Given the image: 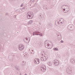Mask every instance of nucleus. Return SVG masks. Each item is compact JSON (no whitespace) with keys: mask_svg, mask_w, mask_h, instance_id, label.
Here are the masks:
<instances>
[{"mask_svg":"<svg viewBox=\"0 0 75 75\" xmlns=\"http://www.w3.org/2000/svg\"><path fill=\"white\" fill-rule=\"evenodd\" d=\"M51 44L48 43L47 41H46L44 43L45 45L46 48H47L48 49H51L52 47V43H50Z\"/></svg>","mask_w":75,"mask_h":75,"instance_id":"1","label":"nucleus"},{"mask_svg":"<svg viewBox=\"0 0 75 75\" xmlns=\"http://www.w3.org/2000/svg\"><path fill=\"white\" fill-rule=\"evenodd\" d=\"M27 17L28 19H31L33 18V16H34V14L33 13L28 12L27 14Z\"/></svg>","mask_w":75,"mask_h":75,"instance_id":"2","label":"nucleus"},{"mask_svg":"<svg viewBox=\"0 0 75 75\" xmlns=\"http://www.w3.org/2000/svg\"><path fill=\"white\" fill-rule=\"evenodd\" d=\"M74 26L72 24H70L67 26V29L69 30H74Z\"/></svg>","mask_w":75,"mask_h":75,"instance_id":"3","label":"nucleus"},{"mask_svg":"<svg viewBox=\"0 0 75 75\" xmlns=\"http://www.w3.org/2000/svg\"><path fill=\"white\" fill-rule=\"evenodd\" d=\"M40 35V36H43V34H42V33H41L38 31L34 32L33 33V35Z\"/></svg>","mask_w":75,"mask_h":75,"instance_id":"4","label":"nucleus"},{"mask_svg":"<svg viewBox=\"0 0 75 75\" xmlns=\"http://www.w3.org/2000/svg\"><path fill=\"white\" fill-rule=\"evenodd\" d=\"M47 59H48V55L47 54H45L44 55V58L41 57L40 58V59L42 61H45L47 60Z\"/></svg>","mask_w":75,"mask_h":75,"instance_id":"5","label":"nucleus"},{"mask_svg":"<svg viewBox=\"0 0 75 75\" xmlns=\"http://www.w3.org/2000/svg\"><path fill=\"white\" fill-rule=\"evenodd\" d=\"M66 71L67 73L70 74L72 72V68L71 67H68Z\"/></svg>","mask_w":75,"mask_h":75,"instance_id":"6","label":"nucleus"},{"mask_svg":"<svg viewBox=\"0 0 75 75\" xmlns=\"http://www.w3.org/2000/svg\"><path fill=\"white\" fill-rule=\"evenodd\" d=\"M40 70L42 72H44L47 69L46 66H43L40 68Z\"/></svg>","mask_w":75,"mask_h":75,"instance_id":"7","label":"nucleus"},{"mask_svg":"<svg viewBox=\"0 0 75 75\" xmlns=\"http://www.w3.org/2000/svg\"><path fill=\"white\" fill-rule=\"evenodd\" d=\"M34 62L35 64H39V63H40L38 59H35L34 60Z\"/></svg>","mask_w":75,"mask_h":75,"instance_id":"8","label":"nucleus"},{"mask_svg":"<svg viewBox=\"0 0 75 75\" xmlns=\"http://www.w3.org/2000/svg\"><path fill=\"white\" fill-rule=\"evenodd\" d=\"M24 46L23 45H20L18 47V48L19 50H23L24 49Z\"/></svg>","mask_w":75,"mask_h":75,"instance_id":"9","label":"nucleus"},{"mask_svg":"<svg viewBox=\"0 0 75 75\" xmlns=\"http://www.w3.org/2000/svg\"><path fill=\"white\" fill-rule=\"evenodd\" d=\"M59 64V62L57 60V61H55L54 62V65L55 66H57Z\"/></svg>","mask_w":75,"mask_h":75,"instance_id":"10","label":"nucleus"},{"mask_svg":"<svg viewBox=\"0 0 75 75\" xmlns=\"http://www.w3.org/2000/svg\"><path fill=\"white\" fill-rule=\"evenodd\" d=\"M60 22L61 24H64V23H65L64 20V19L63 18H62L60 20Z\"/></svg>","mask_w":75,"mask_h":75,"instance_id":"11","label":"nucleus"},{"mask_svg":"<svg viewBox=\"0 0 75 75\" xmlns=\"http://www.w3.org/2000/svg\"><path fill=\"white\" fill-rule=\"evenodd\" d=\"M36 45L37 47H41L42 46L41 44L40 43V44L39 42H37L36 43Z\"/></svg>","mask_w":75,"mask_h":75,"instance_id":"12","label":"nucleus"},{"mask_svg":"<svg viewBox=\"0 0 75 75\" xmlns=\"http://www.w3.org/2000/svg\"><path fill=\"white\" fill-rule=\"evenodd\" d=\"M70 61L72 64H74L75 63V61L74 59H71L70 60Z\"/></svg>","mask_w":75,"mask_h":75,"instance_id":"13","label":"nucleus"},{"mask_svg":"<svg viewBox=\"0 0 75 75\" xmlns=\"http://www.w3.org/2000/svg\"><path fill=\"white\" fill-rule=\"evenodd\" d=\"M24 41L25 42V43H26V44H27L29 42H28V38H25V39Z\"/></svg>","mask_w":75,"mask_h":75,"instance_id":"14","label":"nucleus"},{"mask_svg":"<svg viewBox=\"0 0 75 75\" xmlns=\"http://www.w3.org/2000/svg\"><path fill=\"white\" fill-rule=\"evenodd\" d=\"M55 24L56 25H58V24H59V21L57 20L55 21Z\"/></svg>","mask_w":75,"mask_h":75,"instance_id":"15","label":"nucleus"},{"mask_svg":"<svg viewBox=\"0 0 75 75\" xmlns=\"http://www.w3.org/2000/svg\"><path fill=\"white\" fill-rule=\"evenodd\" d=\"M47 64L48 65H49V66H51V64H52V62H51L49 61L47 63Z\"/></svg>","mask_w":75,"mask_h":75,"instance_id":"16","label":"nucleus"},{"mask_svg":"<svg viewBox=\"0 0 75 75\" xmlns=\"http://www.w3.org/2000/svg\"><path fill=\"white\" fill-rule=\"evenodd\" d=\"M53 50H54V51H58V49L57 48H54L53 49Z\"/></svg>","mask_w":75,"mask_h":75,"instance_id":"17","label":"nucleus"},{"mask_svg":"<svg viewBox=\"0 0 75 75\" xmlns=\"http://www.w3.org/2000/svg\"><path fill=\"white\" fill-rule=\"evenodd\" d=\"M32 23V21H30L29 22H28V24H31Z\"/></svg>","mask_w":75,"mask_h":75,"instance_id":"18","label":"nucleus"},{"mask_svg":"<svg viewBox=\"0 0 75 75\" xmlns=\"http://www.w3.org/2000/svg\"><path fill=\"white\" fill-rule=\"evenodd\" d=\"M26 9H27V8H26V7H24L22 8V9H21V10H26Z\"/></svg>","mask_w":75,"mask_h":75,"instance_id":"19","label":"nucleus"},{"mask_svg":"<svg viewBox=\"0 0 75 75\" xmlns=\"http://www.w3.org/2000/svg\"><path fill=\"white\" fill-rule=\"evenodd\" d=\"M39 18L40 19V20H41V19H42V17H41V15H40Z\"/></svg>","mask_w":75,"mask_h":75,"instance_id":"20","label":"nucleus"},{"mask_svg":"<svg viewBox=\"0 0 75 75\" xmlns=\"http://www.w3.org/2000/svg\"><path fill=\"white\" fill-rule=\"evenodd\" d=\"M24 57H25L26 58H27L28 57V56L27 54H25V55H24Z\"/></svg>","mask_w":75,"mask_h":75,"instance_id":"21","label":"nucleus"},{"mask_svg":"<svg viewBox=\"0 0 75 75\" xmlns=\"http://www.w3.org/2000/svg\"><path fill=\"white\" fill-rule=\"evenodd\" d=\"M24 3H23L22 4H21V7H23V6H24Z\"/></svg>","mask_w":75,"mask_h":75,"instance_id":"22","label":"nucleus"},{"mask_svg":"<svg viewBox=\"0 0 75 75\" xmlns=\"http://www.w3.org/2000/svg\"><path fill=\"white\" fill-rule=\"evenodd\" d=\"M25 25H29V24L28 23H25L24 24Z\"/></svg>","mask_w":75,"mask_h":75,"instance_id":"23","label":"nucleus"},{"mask_svg":"<svg viewBox=\"0 0 75 75\" xmlns=\"http://www.w3.org/2000/svg\"><path fill=\"white\" fill-rule=\"evenodd\" d=\"M35 1V0H31L30 1H31V2H34Z\"/></svg>","mask_w":75,"mask_h":75,"instance_id":"24","label":"nucleus"},{"mask_svg":"<svg viewBox=\"0 0 75 75\" xmlns=\"http://www.w3.org/2000/svg\"><path fill=\"white\" fill-rule=\"evenodd\" d=\"M16 69L17 70H18V67H16Z\"/></svg>","mask_w":75,"mask_h":75,"instance_id":"25","label":"nucleus"},{"mask_svg":"<svg viewBox=\"0 0 75 75\" xmlns=\"http://www.w3.org/2000/svg\"><path fill=\"white\" fill-rule=\"evenodd\" d=\"M38 8H40V6H37Z\"/></svg>","mask_w":75,"mask_h":75,"instance_id":"26","label":"nucleus"},{"mask_svg":"<svg viewBox=\"0 0 75 75\" xmlns=\"http://www.w3.org/2000/svg\"><path fill=\"white\" fill-rule=\"evenodd\" d=\"M69 8H68V10H67V11H69Z\"/></svg>","mask_w":75,"mask_h":75,"instance_id":"27","label":"nucleus"},{"mask_svg":"<svg viewBox=\"0 0 75 75\" xmlns=\"http://www.w3.org/2000/svg\"><path fill=\"white\" fill-rule=\"evenodd\" d=\"M61 42L62 43H63V41H62V40L61 41Z\"/></svg>","mask_w":75,"mask_h":75,"instance_id":"28","label":"nucleus"},{"mask_svg":"<svg viewBox=\"0 0 75 75\" xmlns=\"http://www.w3.org/2000/svg\"><path fill=\"white\" fill-rule=\"evenodd\" d=\"M63 11H65V9L64 8V9H63Z\"/></svg>","mask_w":75,"mask_h":75,"instance_id":"29","label":"nucleus"},{"mask_svg":"<svg viewBox=\"0 0 75 75\" xmlns=\"http://www.w3.org/2000/svg\"><path fill=\"white\" fill-rule=\"evenodd\" d=\"M42 57H43V56H44V54L42 53Z\"/></svg>","mask_w":75,"mask_h":75,"instance_id":"30","label":"nucleus"},{"mask_svg":"<svg viewBox=\"0 0 75 75\" xmlns=\"http://www.w3.org/2000/svg\"><path fill=\"white\" fill-rule=\"evenodd\" d=\"M14 17H15V18H16V15H15L14 16Z\"/></svg>","mask_w":75,"mask_h":75,"instance_id":"31","label":"nucleus"},{"mask_svg":"<svg viewBox=\"0 0 75 75\" xmlns=\"http://www.w3.org/2000/svg\"><path fill=\"white\" fill-rule=\"evenodd\" d=\"M29 52H31V50H30V49H29Z\"/></svg>","mask_w":75,"mask_h":75,"instance_id":"32","label":"nucleus"},{"mask_svg":"<svg viewBox=\"0 0 75 75\" xmlns=\"http://www.w3.org/2000/svg\"><path fill=\"white\" fill-rule=\"evenodd\" d=\"M49 27H51V26L50 25H49Z\"/></svg>","mask_w":75,"mask_h":75,"instance_id":"33","label":"nucleus"},{"mask_svg":"<svg viewBox=\"0 0 75 75\" xmlns=\"http://www.w3.org/2000/svg\"><path fill=\"white\" fill-rule=\"evenodd\" d=\"M39 24H40V25H41V23H40Z\"/></svg>","mask_w":75,"mask_h":75,"instance_id":"34","label":"nucleus"},{"mask_svg":"<svg viewBox=\"0 0 75 75\" xmlns=\"http://www.w3.org/2000/svg\"><path fill=\"white\" fill-rule=\"evenodd\" d=\"M1 45H0V50H1Z\"/></svg>","mask_w":75,"mask_h":75,"instance_id":"35","label":"nucleus"},{"mask_svg":"<svg viewBox=\"0 0 75 75\" xmlns=\"http://www.w3.org/2000/svg\"><path fill=\"white\" fill-rule=\"evenodd\" d=\"M32 52H34V50H32Z\"/></svg>","mask_w":75,"mask_h":75,"instance_id":"36","label":"nucleus"},{"mask_svg":"<svg viewBox=\"0 0 75 75\" xmlns=\"http://www.w3.org/2000/svg\"><path fill=\"white\" fill-rule=\"evenodd\" d=\"M30 54H33V52H30Z\"/></svg>","mask_w":75,"mask_h":75,"instance_id":"37","label":"nucleus"},{"mask_svg":"<svg viewBox=\"0 0 75 75\" xmlns=\"http://www.w3.org/2000/svg\"><path fill=\"white\" fill-rule=\"evenodd\" d=\"M57 36H58V37H59V35H58Z\"/></svg>","mask_w":75,"mask_h":75,"instance_id":"38","label":"nucleus"},{"mask_svg":"<svg viewBox=\"0 0 75 75\" xmlns=\"http://www.w3.org/2000/svg\"><path fill=\"white\" fill-rule=\"evenodd\" d=\"M24 62V61H23V63H24V62Z\"/></svg>","mask_w":75,"mask_h":75,"instance_id":"39","label":"nucleus"},{"mask_svg":"<svg viewBox=\"0 0 75 75\" xmlns=\"http://www.w3.org/2000/svg\"><path fill=\"white\" fill-rule=\"evenodd\" d=\"M60 35V36H61V37H62L61 35Z\"/></svg>","mask_w":75,"mask_h":75,"instance_id":"40","label":"nucleus"},{"mask_svg":"<svg viewBox=\"0 0 75 75\" xmlns=\"http://www.w3.org/2000/svg\"><path fill=\"white\" fill-rule=\"evenodd\" d=\"M27 75V74H25V75Z\"/></svg>","mask_w":75,"mask_h":75,"instance_id":"41","label":"nucleus"},{"mask_svg":"<svg viewBox=\"0 0 75 75\" xmlns=\"http://www.w3.org/2000/svg\"><path fill=\"white\" fill-rule=\"evenodd\" d=\"M34 54V53H33V54Z\"/></svg>","mask_w":75,"mask_h":75,"instance_id":"42","label":"nucleus"}]
</instances>
